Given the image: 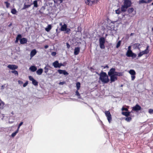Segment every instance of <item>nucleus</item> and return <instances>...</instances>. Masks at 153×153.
Returning <instances> with one entry per match:
<instances>
[{
    "label": "nucleus",
    "mask_w": 153,
    "mask_h": 153,
    "mask_svg": "<svg viewBox=\"0 0 153 153\" xmlns=\"http://www.w3.org/2000/svg\"><path fill=\"white\" fill-rule=\"evenodd\" d=\"M99 75L100 76L99 79L103 83H107L109 81L108 76L106 73L102 72Z\"/></svg>",
    "instance_id": "nucleus-1"
},
{
    "label": "nucleus",
    "mask_w": 153,
    "mask_h": 153,
    "mask_svg": "<svg viewBox=\"0 0 153 153\" xmlns=\"http://www.w3.org/2000/svg\"><path fill=\"white\" fill-rule=\"evenodd\" d=\"M105 41V39L104 37H101L99 39L100 46L101 49H104L105 48L104 44Z\"/></svg>",
    "instance_id": "nucleus-2"
},
{
    "label": "nucleus",
    "mask_w": 153,
    "mask_h": 153,
    "mask_svg": "<svg viewBox=\"0 0 153 153\" xmlns=\"http://www.w3.org/2000/svg\"><path fill=\"white\" fill-rule=\"evenodd\" d=\"M105 114L107 117V119L109 123H110L112 120V117L111 114L109 111H105Z\"/></svg>",
    "instance_id": "nucleus-3"
},
{
    "label": "nucleus",
    "mask_w": 153,
    "mask_h": 153,
    "mask_svg": "<svg viewBox=\"0 0 153 153\" xmlns=\"http://www.w3.org/2000/svg\"><path fill=\"white\" fill-rule=\"evenodd\" d=\"M128 72L131 75L132 80H134L135 78V75L136 73L135 71L131 69Z\"/></svg>",
    "instance_id": "nucleus-4"
},
{
    "label": "nucleus",
    "mask_w": 153,
    "mask_h": 153,
    "mask_svg": "<svg viewBox=\"0 0 153 153\" xmlns=\"http://www.w3.org/2000/svg\"><path fill=\"white\" fill-rule=\"evenodd\" d=\"M126 55L128 57H131L133 58L136 57L137 55L134 53H133L131 51H127Z\"/></svg>",
    "instance_id": "nucleus-5"
},
{
    "label": "nucleus",
    "mask_w": 153,
    "mask_h": 153,
    "mask_svg": "<svg viewBox=\"0 0 153 153\" xmlns=\"http://www.w3.org/2000/svg\"><path fill=\"white\" fill-rule=\"evenodd\" d=\"M29 78L30 80L32 81V84L35 85H38V82L31 76H29Z\"/></svg>",
    "instance_id": "nucleus-6"
},
{
    "label": "nucleus",
    "mask_w": 153,
    "mask_h": 153,
    "mask_svg": "<svg viewBox=\"0 0 153 153\" xmlns=\"http://www.w3.org/2000/svg\"><path fill=\"white\" fill-rule=\"evenodd\" d=\"M131 2L129 0H124V5L125 6H127L128 7H130L131 4Z\"/></svg>",
    "instance_id": "nucleus-7"
},
{
    "label": "nucleus",
    "mask_w": 153,
    "mask_h": 153,
    "mask_svg": "<svg viewBox=\"0 0 153 153\" xmlns=\"http://www.w3.org/2000/svg\"><path fill=\"white\" fill-rule=\"evenodd\" d=\"M115 69L114 68H111L110 69L108 73V74L109 76L115 74L116 72L115 71Z\"/></svg>",
    "instance_id": "nucleus-8"
},
{
    "label": "nucleus",
    "mask_w": 153,
    "mask_h": 153,
    "mask_svg": "<svg viewBox=\"0 0 153 153\" xmlns=\"http://www.w3.org/2000/svg\"><path fill=\"white\" fill-rule=\"evenodd\" d=\"M110 77V80L111 82H114L117 79V76L115 74L109 76Z\"/></svg>",
    "instance_id": "nucleus-9"
},
{
    "label": "nucleus",
    "mask_w": 153,
    "mask_h": 153,
    "mask_svg": "<svg viewBox=\"0 0 153 153\" xmlns=\"http://www.w3.org/2000/svg\"><path fill=\"white\" fill-rule=\"evenodd\" d=\"M141 107L138 105L137 104L132 108V110L134 111H138L140 110Z\"/></svg>",
    "instance_id": "nucleus-10"
},
{
    "label": "nucleus",
    "mask_w": 153,
    "mask_h": 153,
    "mask_svg": "<svg viewBox=\"0 0 153 153\" xmlns=\"http://www.w3.org/2000/svg\"><path fill=\"white\" fill-rule=\"evenodd\" d=\"M7 68L11 70L17 69L18 67L15 65H9L7 66Z\"/></svg>",
    "instance_id": "nucleus-11"
},
{
    "label": "nucleus",
    "mask_w": 153,
    "mask_h": 153,
    "mask_svg": "<svg viewBox=\"0 0 153 153\" xmlns=\"http://www.w3.org/2000/svg\"><path fill=\"white\" fill-rule=\"evenodd\" d=\"M128 13L130 14L134 13H132L133 16L135 14V11H134V9L133 8H131L128 9Z\"/></svg>",
    "instance_id": "nucleus-12"
},
{
    "label": "nucleus",
    "mask_w": 153,
    "mask_h": 153,
    "mask_svg": "<svg viewBox=\"0 0 153 153\" xmlns=\"http://www.w3.org/2000/svg\"><path fill=\"white\" fill-rule=\"evenodd\" d=\"M58 71L60 74H63L64 75H68V73L65 70H58Z\"/></svg>",
    "instance_id": "nucleus-13"
},
{
    "label": "nucleus",
    "mask_w": 153,
    "mask_h": 153,
    "mask_svg": "<svg viewBox=\"0 0 153 153\" xmlns=\"http://www.w3.org/2000/svg\"><path fill=\"white\" fill-rule=\"evenodd\" d=\"M37 52L35 49H33L32 50L30 53V56L31 58H32L34 55H35L36 53Z\"/></svg>",
    "instance_id": "nucleus-14"
},
{
    "label": "nucleus",
    "mask_w": 153,
    "mask_h": 153,
    "mask_svg": "<svg viewBox=\"0 0 153 153\" xmlns=\"http://www.w3.org/2000/svg\"><path fill=\"white\" fill-rule=\"evenodd\" d=\"M80 48L79 47H76L74 50V54L77 55L78 54L79 52Z\"/></svg>",
    "instance_id": "nucleus-15"
},
{
    "label": "nucleus",
    "mask_w": 153,
    "mask_h": 153,
    "mask_svg": "<svg viewBox=\"0 0 153 153\" xmlns=\"http://www.w3.org/2000/svg\"><path fill=\"white\" fill-rule=\"evenodd\" d=\"M53 65L54 66V67L55 68H59V63L58 61H56L53 63Z\"/></svg>",
    "instance_id": "nucleus-16"
},
{
    "label": "nucleus",
    "mask_w": 153,
    "mask_h": 153,
    "mask_svg": "<svg viewBox=\"0 0 153 153\" xmlns=\"http://www.w3.org/2000/svg\"><path fill=\"white\" fill-rule=\"evenodd\" d=\"M29 69L32 72H34L37 70V68L36 67L32 66L29 68Z\"/></svg>",
    "instance_id": "nucleus-17"
},
{
    "label": "nucleus",
    "mask_w": 153,
    "mask_h": 153,
    "mask_svg": "<svg viewBox=\"0 0 153 153\" xmlns=\"http://www.w3.org/2000/svg\"><path fill=\"white\" fill-rule=\"evenodd\" d=\"M27 40L26 38H23L20 39V43L21 44H24L27 42Z\"/></svg>",
    "instance_id": "nucleus-18"
},
{
    "label": "nucleus",
    "mask_w": 153,
    "mask_h": 153,
    "mask_svg": "<svg viewBox=\"0 0 153 153\" xmlns=\"http://www.w3.org/2000/svg\"><path fill=\"white\" fill-rule=\"evenodd\" d=\"M128 8L127 6H125L123 5L121 7V11L123 12H125L126 10Z\"/></svg>",
    "instance_id": "nucleus-19"
},
{
    "label": "nucleus",
    "mask_w": 153,
    "mask_h": 153,
    "mask_svg": "<svg viewBox=\"0 0 153 153\" xmlns=\"http://www.w3.org/2000/svg\"><path fill=\"white\" fill-rule=\"evenodd\" d=\"M93 1H91L90 0H86L85 1V3L86 4L89 5H91L93 4Z\"/></svg>",
    "instance_id": "nucleus-20"
},
{
    "label": "nucleus",
    "mask_w": 153,
    "mask_h": 153,
    "mask_svg": "<svg viewBox=\"0 0 153 153\" xmlns=\"http://www.w3.org/2000/svg\"><path fill=\"white\" fill-rule=\"evenodd\" d=\"M67 27V25L66 24H64L61 28V30L62 31H64L66 28Z\"/></svg>",
    "instance_id": "nucleus-21"
},
{
    "label": "nucleus",
    "mask_w": 153,
    "mask_h": 153,
    "mask_svg": "<svg viewBox=\"0 0 153 153\" xmlns=\"http://www.w3.org/2000/svg\"><path fill=\"white\" fill-rule=\"evenodd\" d=\"M52 28V26L51 25H48V27L45 28V30L47 32H49Z\"/></svg>",
    "instance_id": "nucleus-22"
},
{
    "label": "nucleus",
    "mask_w": 153,
    "mask_h": 153,
    "mask_svg": "<svg viewBox=\"0 0 153 153\" xmlns=\"http://www.w3.org/2000/svg\"><path fill=\"white\" fill-rule=\"evenodd\" d=\"M43 72V69L42 68L39 69L36 71V73L38 75H40Z\"/></svg>",
    "instance_id": "nucleus-23"
},
{
    "label": "nucleus",
    "mask_w": 153,
    "mask_h": 153,
    "mask_svg": "<svg viewBox=\"0 0 153 153\" xmlns=\"http://www.w3.org/2000/svg\"><path fill=\"white\" fill-rule=\"evenodd\" d=\"M148 48H149V46H147V47L146 48V49L145 50L142 51L143 54H147L149 53V51L148 50Z\"/></svg>",
    "instance_id": "nucleus-24"
},
{
    "label": "nucleus",
    "mask_w": 153,
    "mask_h": 153,
    "mask_svg": "<svg viewBox=\"0 0 153 153\" xmlns=\"http://www.w3.org/2000/svg\"><path fill=\"white\" fill-rule=\"evenodd\" d=\"M130 112H122V114L126 116H128L129 115H130Z\"/></svg>",
    "instance_id": "nucleus-25"
},
{
    "label": "nucleus",
    "mask_w": 153,
    "mask_h": 153,
    "mask_svg": "<svg viewBox=\"0 0 153 153\" xmlns=\"http://www.w3.org/2000/svg\"><path fill=\"white\" fill-rule=\"evenodd\" d=\"M76 87L77 90H78L80 87V83L79 82H77L76 83Z\"/></svg>",
    "instance_id": "nucleus-26"
},
{
    "label": "nucleus",
    "mask_w": 153,
    "mask_h": 153,
    "mask_svg": "<svg viewBox=\"0 0 153 153\" xmlns=\"http://www.w3.org/2000/svg\"><path fill=\"white\" fill-rule=\"evenodd\" d=\"M34 6L35 7H38L37 4V1L36 0L34 1L33 2Z\"/></svg>",
    "instance_id": "nucleus-27"
},
{
    "label": "nucleus",
    "mask_w": 153,
    "mask_h": 153,
    "mask_svg": "<svg viewBox=\"0 0 153 153\" xmlns=\"http://www.w3.org/2000/svg\"><path fill=\"white\" fill-rule=\"evenodd\" d=\"M115 75L117 76H122L123 75V73L122 72H116L115 73Z\"/></svg>",
    "instance_id": "nucleus-28"
},
{
    "label": "nucleus",
    "mask_w": 153,
    "mask_h": 153,
    "mask_svg": "<svg viewBox=\"0 0 153 153\" xmlns=\"http://www.w3.org/2000/svg\"><path fill=\"white\" fill-rule=\"evenodd\" d=\"M18 131L19 130L17 129L15 132L13 133L11 135L12 137H14L16 134L18 132Z\"/></svg>",
    "instance_id": "nucleus-29"
},
{
    "label": "nucleus",
    "mask_w": 153,
    "mask_h": 153,
    "mask_svg": "<svg viewBox=\"0 0 153 153\" xmlns=\"http://www.w3.org/2000/svg\"><path fill=\"white\" fill-rule=\"evenodd\" d=\"M11 12L12 14H15L17 13V11L15 9H14L12 10Z\"/></svg>",
    "instance_id": "nucleus-30"
},
{
    "label": "nucleus",
    "mask_w": 153,
    "mask_h": 153,
    "mask_svg": "<svg viewBox=\"0 0 153 153\" xmlns=\"http://www.w3.org/2000/svg\"><path fill=\"white\" fill-rule=\"evenodd\" d=\"M121 44V41H119L117 43L116 45V48H118L120 46Z\"/></svg>",
    "instance_id": "nucleus-31"
},
{
    "label": "nucleus",
    "mask_w": 153,
    "mask_h": 153,
    "mask_svg": "<svg viewBox=\"0 0 153 153\" xmlns=\"http://www.w3.org/2000/svg\"><path fill=\"white\" fill-rule=\"evenodd\" d=\"M144 3H146V1H145L144 0H140L139 1V3L140 4Z\"/></svg>",
    "instance_id": "nucleus-32"
},
{
    "label": "nucleus",
    "mask_w": 153,
    "mask_h": 153,
    "mask_svg": "<svg viewBox=\"0 0 153 153\" xmlns=\"http://www.w3.org/2000/svg\"><path fill=\"white\" fill-rule=\"evenodd\" d=\"M143 54V53L142 51L140 52V53L138 54V57H141L142 56Z\"/></svg>",
    "instance_id": "nucleus-33"
},
{
    "label": "nucleus",
    "mask_w": 153,
    "mask_h": 153,
    "mask_svg": "<svg viewBox=\"0 0 153 153\" xmlns=\"http://www.w3.org/2000/svg\"><path fill=\"white\" fill-rule=\"evenodd\" d=\"M44 69L45 70V73H47L48 71V68L46 66L45 67Z\"/></svg>",
    "instance_id": "nucleus-34"
},
{
    "label": "nucleus",
    "mask_w": 153,
    "mask_h": 153,
    "mask_svg": "<svg viewBox=\"0 0 153 153\" xmlns=\"http://www.w3.org/2000/svg\"><path fill=\"white\" fill-rule=\"evenodd\" d=\"M131 120V117H128L126 118L125 120L128 121L129 122Z\"/></svg>",
    "instance_id": "nucleus-35"
},
{
    "label": "nucleus",
    "mask_w": 153,
    "mask_h": 153,
    "mask_svg": "<svg viewBox=\"0 0 153 153\" xmlns=\"http://www.w3.org/2000/svg\"><path fill=\"white\" fill-rule=\"evenodd\" d=\"M121 10L120 11V9H118L116 10V13L117 14H119L121 13Z\"/></svg>",
    "instance_id": "nucleus-36"
},
{
    "label": "nucleus",
    "mask_w": 153,
    "mask_h": 153,
    "mask_svg": "<svg viewBox=\"0 0 153 153\" xmlns=\"http://www.w3.org/2000/svg\"><path fill=\"white\" fill-rule=\"evenodd\" d=\"M4 3L6 4V7L8 8L9 7L10 5V4L9 3H8L6 1Z\"/></svg>",
    "instance_id": "nucleus-37"
},
{
    "label": "nucleus",
    "mask_w": 153,
    "mask_h": 153,
    "mask_svg": "<svg viewBox=\"0 0 153 153\" xmlns=\"http://www.w3.org/2000/svg\"><path fill=\"white\" fill-rule=\"evenodd\" d=\"M11 72L17 75L18 74V72L16 71H12Z\"/></svg>",
    "instance_id": "nucleus-38"
},
{
    "label": "nucleus",
    "mask_w": 153,
    "mask_h": 153,
    "mask_svg": "<svg viewBox=\"0 0 153 153\" xmlns=\"http://www.w3.org/2000/svg\"><path fill=\"white\" fill-rule=\"evenodd\" d=\"M21 38H22V36H21V35L19 34L18 35L16 38L18 39L19 40V39H21Z\"/></svg>",
    "instance_id": "nucleus-39"
},
{
    "label": "nucleus",
    "mask_w": 153,
    "mask_h": 153,
    "mask_svg": "<svg viewBox=\"0 0 153 153\" xmlns=\"http://www.w3.org/2000/svg\"><path fill=\"white\" fill-rule=\"evenodd\" d=\"M71 30L69 28H68L67 27L66 28L65 30L66 31V33H68V32H70V31Z\"/></svg>",
    "instance_id": "nucleus-40"
},
{
    "label": "nucleus",
    "mask_w": 153,
    "mask_h": 153,
    "mask_svg": "<svg viewBox=\"0 0 153 153\" xmlns=\"http://www.w3.org/2000/svg\"><path fill=\"white\" fill-rule=\"evenodd\" d=\"M23 123V122H21L19 124V126L18 127L17 129L19 130V128L20 126H21L22 125Z\"/></svg>",
    "instance_id": "nucleus-41"
},
{
    "label": "nucleus",
    "mask_w": 153,
    "mask_h": 153,
    "mask_svg": "<svg viewBox=\"0 0 153 153\" xmlns=\"http://www.w3.org/2000/svg\"><path fill=\"white\" fill-rule=\"evenodd\" d=\"M149 112L150 114L153 113V110L152 109H150L149 110Z\"/></svg>",
    "instance_id": "nucleus-42"
},
{
    "label": "nucleus",
    "mask_w": 153,
    "mask_h": 153,
    "mask_svg": "<svg viewBox=\"0 0 153 153\" xmlns=\"http://www.w3.org/2000/svg\"><path fill=\"white\" fill-rule=\"evenodd\" d=\"M30 6L29 5H25L24 7L23 8V9H24L26 8H28Z\"/></svg>",
    "instance_id": "nucleus-43"
},
{
    "label": "nucleus",
    "mask_w": 153,
    "mask_h": 153,
    "mask_svg": "<svg viewBox=\"0 0 153 153\" xmlns=\"http://www.w3.org/2000/svg\"><path fill=\"white\" fill-rule=\"evenodd\" d=\"M28 84V82L27 81L23 85V86L24 87H26Z\"/></svg>",
    "instance_id": "nucleus-44"
},
{
    "label": "nucleus",
    "mask_w": 153,
    "mask_h": 153,
    "mask_svg": "<svg viewBox=\"0 0 153 153\" xmlns=\"http://www.w3.org/2000/svg\"><path fill=\"white\" fill-rule=\"evenodd\" d=\"M76 95L77 96H80V94L79 92L78 91V90H77L76 92Z\"/></svg>",
    "instance_id": "nucleus-45"
},
{
    "label": "nucleus",
    "mask_w": 153,
    "mask_h": 153,
    "mask_svg": "<svg viewBox=\"0 0 153 153\" xmlns=\"http://www.w3.org/2000/svg\"><path fill=\"white\" fill-rule=\"evenodd\" d=\"M122 111H128V109L127 108H122Z\"/></svg>",
    "instance_id": "nucleus-46"
},
{
    "label": "nucleus",
    "mask_w": 153,
    "mask_h": 153,
    "mask_svg": "<svg viewBox=\"0 0 153 153\" xmlns=\"http://www.w3.org/2000/svg\"><path fill=\"white\" fill-rule=\"evenodd\" d=\"M56 54V53L55 52H53L51 53L52 55L53 56H55Z\"/></svg>",
    "instance_id": "nucleus-47"
},
{
    "label": "nucleus",
    "mask_w": 153,
    "mask_h": 153,
    "mask_svg": "<svg viewBox=\"0 0 153 153\" xmlns=\"http://www.w3.org/2000/svg\"><path fill=\"white\" fill-rule=\"evenodd\" d=\"M65 83V82H61L59 83V84L62 85L64 84Z\"/></svg>",
    "instance_id": "nucleus-48"
},
{
    "label": "nucleus",
    "mask_w": 153,
    "mask_h": 153,
    "mask_svg": "<svg viewBox=\"0 0 153 153\" xmlns=\"http://www.w3.org/2000/svg\"><path fill=\"white\" fill-rule=\"evenodd\" d=\"M131 46H129L128 47V51H131Z\"/></svg>",
    "instance_id": "nucleus-49"
},
{
    "label": "nucleus",
    "mask_w": 153,
    "mask_h": 153,
    "mask_svg": "<svg viewBox=\"0 0 153 153\" xmlns=\"http://www.w3.org/2000/svg\"><path fill=\"white\" fill-rule=\"evenodd\" d=\"M152 0H148L147 1H146V3H149L151 2Z\"/></svg>",
    "instance_id": "nucleus-50"
},
{
    "label": "nucleus",
    "mask_w": 153,
    "mask_h": 153,
    "mask_svg": "<svg viewBox=\"0 0 153 153\" xmlns=\"http://www.w3.org/2000/svg\"><path fill=\"white\" fill-rule=\"evenodd\" d=\"M63 66V65H62V63H59V68H60L61 66Z\"/></svg>",
    "instance_id": "nucleus-51"
},
{
    "label": "nucleus",
    "mask_w": 153,
    "mask_h": 153,
    "mask_svg": "<svg viewBox=\"0 0 153 153\" xmlns=\"http://www.w3.org/2000/svg\"><path fill=\"white\" fill-rule=\"evenodd\" d=\"M67 47L68 48H69L70 47V45H69L68 44V43H67Z\"/></svg>",
    "instance_id": "nucleus-52"
},
{
    "label": "nucleus",
    "mask_w": 153,
    "mask_h": 153,
    "mask_svg": "<svg viewBox=\"0 0 153 153\" xmlns=\"http://www.w3.org/2000/svg\"><path fill=\"white\" fill-rule=\"evenodd\" d=\"M48 46L47 45H46L45 46V49H47V48H48Z\"/></svg>",
    "instance_id": "nucleus-53"
},
{
    "label": "nucleus",
    "mask_w": 153,
    "mask_h": 153,
    "mask_svg": "<svg viewBox=\"0 0 153 153\" xmlns=\"http://www.w3.org/2000/svg\"><path fill=\"white\" fill-rule=\"evenodd\" d=\"M18 40H19V39H18L16 38V40L15 41V43H17L18 42Z\"/></svg>",
    "instance_id": "nucleus-54"
},
{
    "label": "nucleus",
    "mask_w": 153,
    "mask_h": 153,
    "mask_svg": "<svg viewBox=\"0 0 153 153\" xmlns=\"http://www.w3.org/2000/svg\"><path fill=\"white\" fill-rule=\"evenodd\" d=\"M4 85L1 86V89H4Z\"/></svg>",
    "instance_id": "nucleus-55"
},
{
    "label": "nucleus",
    "mask_w": 153,
    "mask_h": 153,
    "mask_svg": "<svg viewBox=\"0 0 153 153\" xmlns=\"http://www.w3.org/2000/svg\"><path fill=\"white\" fill-rule=\"evenodd\" d=\"M59 25L60 26H61V27H62V26H63V25H62V23H60L59 24Z\"/></svg>",
    "instance_id": "nucleus-56"
},
{
    "label": "nucleus",
    "mask_w": 153,
    "mask_h": 153,
    "mask_svg": "<svg viewBox=\"0 0 153 153\" xmlns=\"http://www.w3.org/2000/svg\"><path fill=\"white\" fill-rule=\"evenodd\" d=\"M109 67L108 65H106L105 66V68H108Z\"/></svg>",
    "instance_id": "nucleus-57"
},
{
    "label": "nucleus",
    "mask_w": 153,
    "mask_h": 153,
    "mask_svg": "<svg viewBox=\"0 0 153 153\" xmlns=\"http://www.w3.org/2000/svg\"><path fill=\"white\" fill-rule=\"evenodd\" d=\"M133 33H131V36H132V35H133Z\"/></svg>",
    "instance_id": "nucleus-58"
},
{
    "label": "nucleus",
    "mask_w": 153,
    "mask_h": 153,
    "mask_svg": "<svg viewBox=\"0 0 153 153\" xmlns=\"http://www.w3.org/2000/svg\"><path fill=\"white\" fill-rule=\"evenodd\" d=\"M12 25V24H10V25H9V26H10Z\"/></svg>",
    "instance_id": "nucleus-59"
},
{
    "label": "nucleus",
    "mask_w": 153,
    "mask_h": 153,
    "mask_svg": "<svg viewBox=\"0 0 153 153\" xmlns=\"http://www.w3.org/2000/svg\"><path fill=\"white\" fill-rule=\"evenodd\" d=\"M102 67H103V68H105V66H102Z\"/></svg>",
    "instance_id": "nucleus-60"
},
{
    "label": "nucleus",
    "mask_w": 153,
    "mask_h": 153,
    "mask_svg": "<svg viewBox=\"0 0 153 153\" xmlns=\"http://www.w3.org/2000/svg\"><path fill=\"white\" fill-rule=\"evenodd\" d=\"M152 5H153V2L152 3Z\"/></svg>",
    "instance_id": "nucleus-61"
},
{
    "label": "nucleus",
    "mask_w": 153,
    "mask_h": 153,
    "mask_svg": "<svg viewBox=\"0 0 153 153\" xmlns=\"http://www.w3.org/2000/svg\"><path fill=\"white\" fill-rule=\"evenodd\" d=\"M1 105V103L0 102V106Z\"/></svg>",
    "instance_id": "nucleus-62"
},
{
    "label": "nucleus",
    "mask_w": 153,
    "mask_h": 153,
    "mask_svg": "<svg viewBox=\"0 0 153 153\" xmlns=\"http://www.w3.org/2000/svg\"><path fill=\"white\" fill-rule=\"evenodd\" d=\"M12 114H13V112H12Z\"/></svg>",
    "instance_id": "nucleus-63"
}]
</instances>
